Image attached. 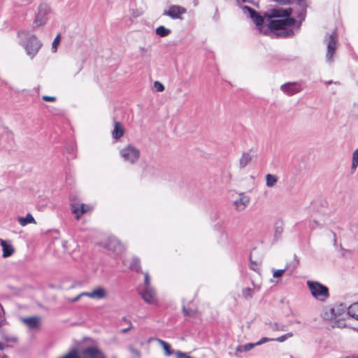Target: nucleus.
Returning <instances> with one entry per match:
<instances>
[{
	"mask_svg": "<svg viewBox=\"0 0 358 358\" xmlns=\"http://www.w3.org/2000/svg\"><path fill=\"white\" fill-rule=\"evenodd\" d=\"M243 9L248 11L257 29L264 34L268 35L274 30H281L283 32L285 31L286 36L293 35L292 30H286L287 27L293 26L296 22L294 17H290L292 8H273L269 12L264 13V17L248 6H243Z\"/></svg>",
	"mask_w": 358,
	"mask_h": 358,
	"instance_id": "nucleus-1",
	"label": "nucleus"
},
{
	"mask_svg": "<svg viewBox=\"0 0 358 358\" xmlns=\"http://www.w3.org/2000/svg\"><path fill=\"white\" fill-rule=\"evenodd\" d=\"M17 38L19 44L24 49L26 54L33 59L42 47L41 41L31 32L22 30L18 31Z\"/></svg>",
	"mask_w": 358,
	"mask_h": 358,
	"instance_id": "nucleus-2",
	"label": "nucleus"
},
{
	"mask_svg": "<svg viewBox=\"0 0 358 358\" xmlns=\"http://www.w3.org/2000/svg\"><path fill=\"white\" fill-rule=\"evenodd\" d=\"M60 358H107L106 355L97 347L89 346L80 352L74 349Z\"/></svg>",
	"mask_w": 358,
	"mask_h": 358,
	"instance_id": "nucleus-3",
	"label": "nucleus"
},
{
	"mask_svg": "<svg viewBox=\"0 0 358 358\" xmlns=\"http://www.w3.org/2000/svg\"><path fill=\"white\" fill-rule=\"evenodd\" d=\"M119 153L123 162L130 165L136 164L141 157L140 150L132 144H128L122 148Z\"/></svg>",
	"mask_w": 358,
	"mask_h": 358,
	"instance_id": "nucleus-4",
	"label": "nucleus"
},
{
	"mask_svg": "<svg viewBox=\"0 0 358 358\" xmlns=\"http://www.w3.org/2000/svg\"><path fill=\"white\" fill-rule=\"evenodd\" d=\"M306 284L311 295L315 299L320 301H324L329 296L328 287L320 282L308 280Z\"/></svg>",
	"mask_w": 358,
	"mask_h": 358,
	"instance_id": "nucleus-5",
	"label": "nucleus"
},
{
	"mask_svg": "<svg viewBox=\"0 0 358 358\" xmlns=\"http://www.w3.org/2000/svg\"><path fill=\"white\" fill-rule=\"evenodd\" d=\"M50 13V6L47 3H41L38 6L37 8V12L35 15V18L34 21L35 27H38L45 25L49 20Z\"/></svg>",
	"mask_w": 358,
	"mask_h": 358,
	"instance_id": "nucleus-6",
	"label": "nucleus"
},
{
	"mask_svg": "<svg viewBox=\"0 0 358 358\" xmlns=\"http://www.w3.org/2000/svg\"><path fill=\"white\" fill-rule=\"evenodd\" d=\"M337 41V34L335 31H333L325 38V42L327 45L326 59L329 63H331L333 62V56L336 49Z\"/></svg>",
	"mask_w": 358,
	"mask_h": 358,
	"instance_id": "nucleus-7",
	"label": "nucleus"
},
{
	"mask_svg": "<svg viewBox=\"0 0 358 358\" xmlns=\"http://www.w3.org/2000/svg\"><path fill=\"white\" fill-rule=\"evenodd\" d=\"M139 294L147 303L154 304L157 301L156 291L152 287H144Z\"/></svg>",
	"mask_w": 358,
	"mask_h": 358,
	"instance_id": "nucleus-8",
	"label": "nucleus"
},
{
	"mask_svg": "<svg viewBox=\"0 0 358 358\" xmlns=\"http://www.w3.org/2000/svg\"><path fill=\"white\" fill-rule=\"evenodd\" d=\"M104 247L115 254H119L123 250L122 245L115 237H109L104 245Z\"/></svg>",
	"mask_w": 358,
	"mask_h": 358,
	"instance_id": "nucleus-9",
	"label": "nucleus"
},
{
	"mask_svg": "<svg viewBox=\"0 0 358 358\" xmlns=\"http://www.w3.org/2000/svg\"><path fill=\"white\" fill-rule=\"evenodd\" d=\"M280 90L287 95L292 96L301 91V85L299 83H287L280 86Z\"/></svg>",
	"mask_w": 358,
	"mask_h": 358,
	"instance_id": "nucleus-10",
	"label": "nucleus"
},
{
	"mask_svg": "<svg viewBox=\"0 0 358 358\" xmlns=\"http://www.w3.org/2000/svg\"><path fill=\"white\" fill-rule=\"evenodd\" d=\"M187 12L186 9L179 6H171L167 10L164 12V15L169 16L173 19H180L181 15Z\"/></svg>",
	"mask_w": 358,
	"mask_h": 358,
	"instance_id": "nucleus-11",
	"label": "nucleus"
},
{
	"mask_svg": "<svg viewBox=\"0 0 358 358\" xmlns=\"http://www.w3.org/2000/svg\"><path fill=\"white\" fill-rule=\"evenodd\" d=\"M71 210L76 218L78 220L84 213L91 210V207L85 203H72Z\"/></svg>",
	"mask_w": 358,
	"mask_h": 358,
	"instance_id": "nucleus-12",
	"label": "nucleus"
},
{
	"mask_svg": "<svg viewBox=\"0 0 358 358\" xmlns=\"http://www.w3.org/2000/svg\"><path fill=\"white\" fill-rule=\"evenodd\" d=\"M108 295V291L102 286H98L91 291V299L95 300H102Z\"/></svg>",
	"mask_w": 358,
	"mask_h": 358,
	"instance_id": "nucleus-13",
	"label": "nucleus"
},
{
	"mask_svg": "<svg viewBox=\"0 0 358 358\" xmlns=\"http://www.w3.org/2000/svg\"><path fill=\"white\" fill-rule=\"evenodd\" d=\"M250 197L243 193L239 194L238 197L234 201V203L238 210H243L249 204Z\"/></svg>",
	"mask_w": 358,
	"mask_h": 358,
	"instance_id": "nucleus-14",
	"label": "nucleus"
},
{
	"mask_svg": "<svg viewBox=\"0 0 358 358\" xmlns=\"http://www.w3.org/2000/svg\"><path fill=\"white\" fill-rule=\"evenodd\" d=\"M21 320L29 329H37L39 327L41 318L39 317L34 316L23 317Z\"/></svg>",
	"mask_w": 358,
	"mask_h": 358,
	"instance_id": "nucleus-15",
	"label": "nucleus"
},
{
	"mask_svg": "<svg viewBox=\"0 0 358 358\" xmlns=\"http://www.w3.org/2000/svg\"><path fill=\"white\" fill-rule=\"evenodd\" d=\"M0 245L2 247L3 257H8L13 255L14 249L6 241L0 239Z\"/></svg>",
	"mask_w": 358,
	"mask_h": 358,
	"instance_id": "nucleus-16",
	"label": "nucleus"
},
{
	"mask_svg": "<svg viewBox=\"0 0 358 358\" xmlns=\"http://www.w3.org/2000/svg\"><path fill=\"white\" fill-rule=\"evenodd\" d=\"M124 130L121 124L118 122H115L114 129L112 131V136L115 139H118L123 136Z\"/></svg>",
	"mask_w": 358,
	"mask_h": 358,
	"instance_id": "nucleus-17",
	"label": "nucleus"
},
{
	"mask_svg": "<svg viewBox=\"0 0 358 358\" xmlns=\"http://www.w3.org/2000/svg\"><path fill=\"white\" fill-rule=\"evenodd\" d=\"M266 325L272 331H285L287 329L286 325L277 322H269L268 323H266Z\"/></svg>",
	"mask_w": 358,
	"mask_h": 358,
	"instance_id": "nucleus-18",
	"label": "nucleus"
},
{
	"mask_svg": "<svg viewBox=\"0 0 358 358\" xmlns=\"http://www.w3.org/2000/svg\"><path fill=\"white\" fill-rule=\"evenodd\" d=\"M17 220L19 224L22 227H24L28 224L36 223L34 218L29 213H28L25 217H19Z\"/></svg>",
	"mask_w": 358,
	"mask_h": 358,
	"instance_id": "nucleus-19",
	"label": "nucleus"
},
{
	"mask_svg": "<svg viewBox=\"0 0 358 358\" xmlns=\"http://www.w3.org/2000/svg\"><path fill=\"white\" fill-rule=\"evenodd\" d=\"M348 314L350 317L358 320V302L351 304L348 308Z\"/></svg>",
	"mask_w": 358,
	"mask_h": 358,
	"instance_id": "nucleus-20",
	"label": "nucleus"
},
{
	"mask_svg": "<svg viewBox=\"0 0 358 358\" xmlns=\"http://www.w3.org/2000/svg\"><path fill=\"white\" fill-rule=\"evenodd\" d=\"M252 156L248 152H243L239 159V165L241 168L245 167L251 161Z\"/></svg>",
	"mask_w": 358,
	"mask_h": 358,
	"instance_id": "nucleus-21",
	"label": "nucleus"
},
{
	"mask_svg": "<svg viewBox=\"0 0 358 358\" xmlns=\"http://www.w3.org/2000/svg\"><path fill=\"white\" fill-rule=\"evenodd\" d=\"M278 180V178L273 174L268 173L266 175V185L271 188L274 187Z\"/></svg>",
	"mask_w": 358,
	"mask_h": 358,
	"instance_id": "nucleus-22",
	"label": "nucleus"
},
{
	"mask_svg": "<svg viewBox=\"0 0 358 358\" xmlns=\"http://www.w3.org/2000/svg\"><path fill=\"white\" fill-rule=\"evenodd\" d=\"M129 268H130V269H131L136 272L141 271L140 259L136 257H134L131 259V262L129 264Z\"/></svg>",
	"mask_w": 358,
	"mask_h": 358,
	"instance_id": "nucleus-23",
	"label": "nucleus"
},
{
	"mask_svg": "<svg viewBox=\"0 0 358 358\" xmlns=\"http://www.w3.org/2000/svg\"><path fill=\"white\" fill-rule=\"evenodd\" d=\"M157 341L163 348L166 356H170L174 353V351L171 349L169 343L159 338H157Z\"/></svg>",
	"mask_w": 358,
	"mask_h": 358,
	"instance_id": "nucleus-24",
	"label": "nucleus"
},
{
	"mask_svg": "<svg viewBox=\"0 0 358 358\" xmlns=\"http://www.w3.org/2000/svg\"><path fill=\"white\" fill-rule=\"evenodd\" d=\"M358 166V148L352 153L351 172L354 173Z\"/></svg>",
	"mask_w": 358,
	"mask_h": 358,
	"instance_id": "nucleus-25",
	"label": "nucleus"
},
{
	"mask_svg": "<svg viewBox=\"0 0 358 358\" xmlns=\"http://www.w3.org/2000/svg\"><path fill=\"white\" fill-rule=\"evenodd\" d=\"M155 32L160 37H165L171 33V30L164 26H159L156 29Z\"/></svg>",
	"mask_w": 358,
	"mask_h": 358,
	"instance_id": "nucleus-26",
	"label": "nucleus"
},
{
	"mask_svg": "<svg viewBox=\"0 0 358 358\" xmlns=\"http://www.w3.org/2000/svg\"><path fill=\"white\" fill-rule=\"evenodd\" d=\"M254 347H255L254 343H248L245 345H240L236 348V351L237 352H247V351L252 350Z\"/></svg>",
	"mask_w": 358,
	"mask_h": 358,
	"instance_id": "nucleus-27",
	"label": "nucleus"
},
{
	"mask_svg": "<svg viewBox=\"0 0 358 358\" xmlns=\"http://www.w3.org/2000/svg\"><path fill=\"white\" fill-rule=\"evenodd\" d=\"M292 336H293L292 333H287V334L282 335L280 337L273 338L274 339L273 341L282 343V342L285 341L287 339L291 338Z\"/></svg>",
	"mask_w": 358,
	"mask_h": 358,
	"instance_id": "nucleus-28",
	"label": "nucleus"
},
{
	"mask_svg": "<svg viewBox=\"0 0 358 358\" xmlns=\"http://www.w3.org/2000/svg\"><path fill=\"white\" fill-rule=\"evenodd\" d=\"M323 227V224L320 221L313 220L310 222V227L311 229H315L317 228H322Z\"/></svg>",
	"mask_w": 358,
	"mask_h": 358,
	"instance_id": "nucleus-29",
	"label": "nucleus"
},
{
	"mask_svg": "<svg viewBox=\"0 0 358 358\" xmlns=\"http://www.w3.org/2000/svg\"><path fill=\"white\" fill-rule=\"evenodd\" d=\"M59 42H60V36L57 35L55 38V39H54V41L52 42V52H55L57 51V46L59 44Z\"/></svg>",
	"mask_w": 358,
	"mask_h": 358,
	"instance_id": "nucleus-30",
	"label": "nucleus"
},
{
	"mask_svg": "<svg viewBox=\"0 0 358 358\" xmlns=\"http://www.w3.org/2000/svg\"><path fill=\"white\" fill-rule=\"evenodd\" d=\"M243 295L245 298L250 299L252 296V289L247 287L243 290Z\"/></svg>",
	"mask_w": 358,
	"mask_h": 358,
	"instance_id": "nucleus-31",
	"label": "nucleus"
},
{
	"mask_svg": "<svg viewBox=\"0 0 358 358\" xmlns=\"http://www.w3.org/2000/svg\"><path fill=\"white\" fill-rule=\"evenodd\" d=\"M154 87L155 88V90L157 91V92H163L164 90V85L159 82V81H155L154 83Z\"/></svg>",
	"mask_w": 358,
	"mask_h": 358,
	"instance_id": "nucleus-32",
	"label": "nucleus"
},
{
	"mask_svg": "<svg viewBox=\"0 0 358 358\" xmlns=\"http://www.w3.org/2000/svg\"><path fill=\"white\" fill-rule=\"evenodd\" d=\"M144 287H152L150 285V277L148 272L144 273Z\"/></svg>",
	"mask_w": 358,
	"mask_h": 358,
	"instance_id": "nucleus-33",
	"label": "nucleus"
},
{
	"mask_svg": "<svg viewBox=\"0 0 358 358\" xmlns=\"http://www.w3.org/2000/svg\"><path fill=\"white\" fill-rule=\"evenodd\" d=\"M285 271V269L274 270L273 272V276L274 278H280L282 276Z\"/></svg>",
	"mask_w": 358,
	"mask_h": 358,
	"instance_id": "nucleus-34",
	"label": "nucleus"
},
{
	"mask_svg": "<svg viewBox=\"0 0 358 358\" xmlns=\"http://www.w3.org/2000/svg\"><path fill=\"white\" fill-rule=\"evenodd\" d=\"M182 312L185 315H187V316H190V317L193 316L194 314V310H192L191 309H188L185 306L182 307Z\"/></svg>",
	"mask_w": 358,
	"mask_h": 358,
	"instance_id": "nucleus-35",
	"label": "nucleus"
},
{
	"mask_svg": "<svg viewBox=\"0 0 358 358\" xmlns=\"http://www.w3.org/2000/svg\"><path fill=\"white\" fill-rule=\"evenodd\" d=\"M273 340H274L273 338H266V337H264L261 340H259L258 342H257V343H255L254 344H255V346H257V345H260L262 344H264L266 342L273 341Z\"/></svg>",
	"mask_w": 358,
	"mask_h": 358,
	"instance_id": "nucleus-36",
	"label": "nucleus"
},
{
	"mask_svg": "<svg viewBox=\"0 0 358 358\" xmlns=\"http://www.w3.org/2000/svg\"><path fill=\"white\" fill-rule=\"evenodd\" d=\"M3 340L6 343H15L17 342V338L14 336H4Z\"/></svg>",
	"mask_w": 358,
	"mask_h": 358,
	"instance_id": "nucleus-37",
	"label": "nucleus"
},
{
	"mask_svg": "<svg viewBox=\"0 0 358 358\" xmlns=\"http://www.w3.org/2000/svg\"><path fill=\"white\" fill-rule=\"evenodd\" d=\"M42 99H43V100L45 101L53 102V101H56L55 96H48V95L43 96Z\"/></svg>",
	"mask_w": 358,
	"mask_h": 358,
	"instance_id": "nucleus-38",
	"label": "nucleus"
},
{
	"mask_svg": "<svg viewBox=\"0 0 358 358\" xmlns=\"http://www.w3.org/2000/svg\"><path fill=\"white\" fill-rule=\"evenodd\" d=\"M274 1L277 2L279 4L281 5H287L290 4L294 1V0H273Z\"/></svg>",
	"mask_w": 358,
	"mask_h": 358,
	"instance_id": "nucleus-39",
	"label": "nucleus"
},
{
	"mask_svg": "<svg viewBox=\"0 0 358 358\" xmlns=\"http://www.w3.org/2000/svg\"><path fill=\"white\" fill-rule=\"evenodd\" d=\"M129 350L131 351V352L132 354H134L137 357H139L141 356V352L136 348L131 346V347H129Z\"/></svg>",
	"mask_w": 358,
	"mask_h": 358,
	"instance_id": "nucleus-40",
	"label": "nucleus"
},
{
	"mask_svg": "<svg viewBox=\"0 0 358 358\" xmlns=\"http://www.w3.org/2000/svg\"><path fill=\"white\" fill-rule=\"evenodd\" d=\"M150 46H148V47L140 46L138 48L139 52L141 53V55H143V53L147 52L148 51H149L150 50Z\"/></svg>",
	"mask_w": 358,
	"mask_h": 358,
	"instance_id": "nucleus-41",
	"label": "nucleus"
},
{
	"mask_svg": "<svg viewBox=\"0 0 358 358\" xmlns=\"http://www.w3.org/2000/svg\"><path fill=\"white\" fill-rule=\"evenodd\" d=\"M80 296H87L91 299V291L90 292H85L80 294Z\"/></svg>",
	"mask_w": 358,
	"mask_h": 358,
	"instance_id": "nucleus-42",
	"label": "nucleus"
},
{
	"mask_svg": "<svg viewBox=\"0 0 358 358\" xmlns=\"http://www.w3.org/2000/svg\"><path fill=\"white\" fill-rule=\"evenodd\" d=\"M80 298H81V296H80V294H78L76 297L71 299L70 301L72 303H75V302H77L78 301H79Z\"/></svg>",
	"mask_w": 358,
	"mask_h": 358,
	"instance_id": "nucleus-43",
	"label": "nucleus"
},
{
	"mask_svg": "<svg viewBox=\"0 0 358 358\" xmlns=\"http://www.w3.org/2000/svg\"><path fill=\"white\" fill-rule=\"evenodd\" d=\"M257 266H258L257 264V263H255V262H252V261L251 260V266H250V268H251L252 270L255 271V270L257 268Z\"/></svg>",
	"mask_w": 358,
	"mask_h": 358,
	"instance_id": "nucleus-44",
	"label": "nucleus"
},
{
	"mask_svg": "<svg viewBox=\"0 0 358 358\" xmlns=\"http://www.w3.org/2000/svg\"><path fill=\"white\" fill-rule=\"evenodd\" d=\"M299 17H300V19L301 20H303L305 19V17H306V14H305V12L303 11V12H301L299 15Z\"/></svg>",
	"mask_w": 358,
	"mask_h": 358,
	"instance_id": "nucleus-45",
	"label": "nucleus"
},
{
	"mask_svg": "<svg viewBox=\"0 0 358 358\" xmlns=\"http://www.w3.org/2000/svg\"><path fill=\"white\" fill-rule=\"evenodd\" d=\"M282 231V229L281 227H276V229H275V236L277 234H280Z\"/></svg>",
	"mask_w": 358,
	"mask_h": 358,
	"instance_id": "nucleus-46",
	"label": "nucleus"
},
{
	"mask_svg": "<svg viewBox=\"0 0 358 358\" xmlns=\"http://www.w3.org/2000/svg\"><path fill=\"white\" fill-rule=\"evenodd\" d=\"M6 347V344L0 341V350H3Z\"/></svg>",
	"mask_w": 358,
	"mask_h": 358,
	"instance_id": "nucleus-47",
	"label": "nucleus"
},
{
	"mask_svg": "<svg viewBox=\"0 0 358 358\" xmlns=\"http://www.w3.org/2000/svg\"><path fill=\"white\" fill-rule=\"evenodd\" d=\"M237 2H242V3H251L252 2V0H236Z\"/></svg>",
	"mask_w": 358,
	"mask_h": 358,
	"instance_id": "nucleus-48",
	"label": "nucleus"
},
{
	"mask_svg": "<svg viewBox=\"0 0 358 358\" xmlns=\"http://www.w3.org/2000/svg\"><path fill=\"white\" fill-rule=\"evenodd\" d=\"M128 331H129V328H127V329H123L122 330V333H127Z\"/></svg>",
	"mask_w": 358,
	"mask_h": 358,
	"instance_id": "nucleus-49",
	"label": "nucleus"
},
{
	"mask_svg": "<svg viewBox=\"0 0 358 358\" xmlns=\"http://www.w3.org/2000/svg\"><path fill=\"white\" fill-rule=\"evenodd\" d=\"M304 0H298L299 2H302Z\"/></svg>",
	"mask_w": 358,
	"mask_h": 358,
	"instance_id": "nucleus-50",
	"label": "nucleus"
},
{
	"mask_svg": "<svg viewBox=\"0 0 358 358\" xmlns=\"http://www.w3.org/2000/svg\"><path fill=\"white\" fill-rule=\"evenodd\" d=\"M113 358H115V357H113Z\"/></svg>",
	"mask_w": 358,
	"mask_h": 358,
	"instance_id": "nucleus-51",
	"label": "nucleus"
}]
</instances>
